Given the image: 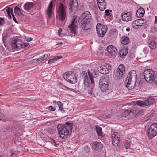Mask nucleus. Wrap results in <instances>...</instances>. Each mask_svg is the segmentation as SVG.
<instances>
[{
  "mask_svg": "<svg viewBox=\"0 0 157 157\" xmlns=\"http://www.w3.org/2000/svg\"><path fill=\"white\" fill-rule=\"evenodd\" d=\"M107 50L113 57H115L117 55V50L116 48L114 46L110 45L107 47Z\"/></svg>",
  "mask_w": 157,
  "mask_h": 157,
  "instance_id": "nucleus-17",
  "label": "nucleus"
},
{
  "mask_svg": "<svg viewBox=\"0 0 157 157\" xmlns=\"http://www.w3.org/2000/svg\"><path fill=\"white\" fill-rule=\"evenodd\" d=\"M6 11L7 13L8 18L9 19L11 18V17L10 14V13H11L14 21L16 23H17L15 16L13 14V8L10 9V8H9L6 10Z\"/></svg>",
  "mask_w": 157,
  "mask_h": 157,
  "instance_id": "nucleus-22",
  "label": "nucleus"
},
{
  "mask_svg": "<svg viewBox=\"0 0 157 157\" xmlns=\"http://www.w3.org/2000/svg\"><path fill=\"white\" fill-rule=\"evenodd\" d=\"M76 23V18H74L71 21V24L68 26L70 32L75 35L76 34L77 32Z\"/></svg>",
  "mask_w": 157,
  "mask_h": 157,
  "instance_id": "nucleus-11",
  "label": "nucleus"
},
{
  "mask_svg": "<svg viewBox=\"0 0 157 157\" xmlns=\"http://www.w3.org/2000/svg\"><path fill=\"white\" fill-rule=\"evenodd\" d=\"M57 104L59 107V109L60 111L63 112H64L65 110L63 108V104L60 101H59L57 102Z\"/></svg>",
  "mask_w": 157,
  "mask_h": 157,
  "instance_id": "nucleus-33",
  "label": "nucleus"
},
{
  "mask_svg": "<svg viewBox=\"0 0 157 157\" xmlns=\"http://www.w3.org/2000/svg\"><path fill=\"white\" fill-rule=\"evenodd\" d=\"M62 44H63V43L62 42L57 43V45H62Z\"/></svg>",
  "mask_w": 157,
  "mask_h": 157,
  "instance_id": "nucleus-59",
  "label": "nucleus"
},
{
  "mask_svg": "<svg viewBox=\"0 0 157 157\" xmlns=\"http://www.w3.org/2000/svg\"><path fill=\"white\" fill-rule=\"evenodd\" d=\"M14 11L15 13L19 16H21L22 15L23 11L21 10L17 6H16L14 8Z\"/></svg>",
  "mask_w": 157,
  "mask_h": 157,
  "instance_id": "nucleus-29",
  "label": "nucleus"
},
{
  "mask_svg": "<svg viewBox=\"0 0 157 157\" xmlns=\"http://www.w3.org/2000/svg\"><path fill=\"white\" fill-rule=\"evenodd\" d=\"M128 52V48H123L119 51V54L121 57H124L127 54Z\"/></svg>",
  "mask_w": 157,
  "mask_h": 157,
  "instance_id": "nucleus-25",
  "label": "nucleus"
},
{
  "mask_svg": "<svg viewBox=\"0 0 157 157\" xmlns=\"http://www.w3.org/2000/svg\"><path fill=\"white\" fill-rule=\"evenodd\" d=\"M69 9L72 11L74 9L76 8L77 9L78 6V2L77 0H71L70 2Z\"/></svg>",
  "mask_w": 157,
  "mask_h": 157,
  "instance_id": "nucleus-19",
  "label": "nucleus"
},
{
  "mask_svg": "<svg viewBox=\"0 0 157 157\" xmlns=\"http://www.w3.org/2000/svg\"><path fill=\"white\" fill-rule=\"evenodd\" d=\"M105 12L106 13V15L107 16H108L110 14L109 13V10H106L105 11Z\"/></svg>",
  "mask_w": 157,
  "mask_h": 157,
  "instance_id": "nucleus-53",
  "label": "nucleus"
},
{
  "mask_svg": "<svg viewBox=\"0 0 157 157\" xmlns=\"http://www.w3.org/2000/svg\"><path fill=\"white\" fill-rule=\"evenodd\" d=\"M32 61L33 63H37L38 62L40 61V60L39 58H38L33 59L32 60Z\"/></svg>",
  "mask_w": 157,
  "mask_h": 157,
  "instance_id": "nucleus-43",
  "label": "nucleus"
},
{
  "mask_svg": "<svg viewBox=\"0 0 157 157\" xmlns=\"http://www.w3.org/2000/svg\"><path fill=\"white\" fill-rule=\"evenodd\" d=\"M25 39L26 40V41L28 42H30L33 40V38L31 37H26L25 38Z\"/></svg>",
  "mask_w": 157,
  "mask_h": 157,
  "instance_id": "nucleus-48",
  "label": "nucleus"
},
{
  "mask_svg": "<svg viewBox=\"0 0 157 157\" xmlns=\"http://www.w3.org/2000/svg\"><path fill=\"white\" fill-rule=\"evenodd\" d=\"M132 13L131 12L127 13L124 12L121 16L123 21L127 22L132 20Z\"/></svg>",
  "mask_w": 157,
  "mask_h": 157,
  "instance_id": "nucleus-13",
  "label": "nucleus"
},
{
  "mask_svg": "<svg viewBox=\"0 0 157 157\" xmlns=\"http://www.w3.org/2000/svg\"><path fill=\"white\" fill-rule=\"evenodd\" d=\"M144 112V110L141 109L139 111V114L140 115H142Z\"/></svg>",
  "mask_w": 157,
  "mask_h": 157,
  "instance_id": "nucleus-54",
  "label": "nucleus"
},
{
  "mask_svg": "<svg viewBox=\"0 0 157 157\" xmlns=\"http://www.w3.org/2000/svg\"><path fill=\"white\" fill-rule=\"evenodd\" d=\"M157 31V28L155 27H152L151 28V31L152 33H154Z\"/></svg>",
  "mask_w": 157,
  "mask_h": 157,
  "instance_id": "nucleus-40",
  "label": "nucleus"
},
{
  "mask_svg": "<svg viewBox=\"0 0 157 157\" xmlns=\"http://www.w3.org/2000/svg\"><path fill=\"white\" fill-rule=\"evenodd\" d=\"M144 75L147 82L154 83L157 85V71L151 69L146 70L144 71Z\"/></svg>",
  "mask_w": 157,
  "mask_h": 157,
  "instance_id": "nucleus-3",
  "label": "nucleus"
},
{
  "mask_svg": "<svg viewBox=\"0 0 157 157\" xmlns=\"http://www.w3.org/2000/svg\"><path fill=\"white\" fill-rule=\"evenodd\" d=\"M144 21L142 19H140L134 21L132 24V26L134 29H137L139 26H141L144 24Z\"/></svg>",
  "mask_w": 157,
  "mask_h": 157,
  "instance_id": "nucleus-15",
  "label": "nucleus"
},
{
  "mask_svg": "<svg viewBox=\"0 0 157 157\" xmlns=\"http://www.w3.org/2000/svg\"><path fill=\"white\" fill-rule=\"evenodd\" d=\"M71 71L67 72H66L64 73V74L63 75V76H64V75H65L66 77L67 76L68 77H71Z\"/></svg>",
  "mask_w": 157,
  "mask_h": 157,
  "instance_id": "nucleus-41",
  "label": "nucleus"
},
{
  "mask_svg": "<svg viewBox=\"0 0 157 157\" xmlns=\"http://www.w3.org/2000/svg\"><path fill=\"white\" fill-rule=\"evenodd\" d=\"M93 91L92 90H89L88 92V93L89 94H92Z\"/></svg>",
  "mask_w": 157,
  "mask_h": 157,
  "instance_id": "nucleus-57",
  "label": "nucleus"
},
{
  "mask_svg": "<svg viewBox=\"0 0 157 157\" xmlns=\"http://www.w3.org/2000/svg\"><path fill=\"white\" fill-rule=\"evenodd\" d=\"M51 142L52 144L55 146L57 147L59 145L57 144L55 140L53 139H51Z\"/></svg>",
  "mask_w": 157,
  "mask_h": 157,
  "instance_id": "nucleus-38",
  "label": "nucleus"
},
{
  "mask_svg": "<svg viewBox=\"0 0 157 157\" xmlns=\"http://www.w3.org/2000/svg\"><path fill=\"white\" fill-rule=\"evenodd\" d=\"M137 104L139 106H143L144 105V102L141 101H138L137 102Z\"/></svg>",
  "mask_w": 157,
  "mask_h": 157,
  "instance_id": "nucleus-39",
  "label": "nucleus"
},
{
  "mask_svg": "<svg viewBox=\"0 0 157 157\" xmlns=\"http://www.w3.org/2000/svg\"><path fill=\"white\" fill-rule=\"evenodd\" d=\"M96 130L99 137L102 138L103 136L101 128L98 125H96Z\"/></svg>",
  "mask_w": 157,
  "mask_h": 157,
  "instance_id": "nucleus-26",
  "label": "nucleus"
},
{
  "mask_svg": "<svg viewBox=\"0 0 157 157\" xmlns=\"http://www.w3.org/2000/svg\"><path fill=\"white\" fill-rule=\"evenodd\" d=\"M73 127V123L71 122H67L63 125L58 124L57 128L59 137L63 139L67 138L72 133Z\"/></svg>",
  "mask_w": 157,
  "mask_h": 157,
  "instance_id": "nucleus-1",
  "label": "nucleus"
},
{
  "mask_svg": "<svg viewBox=\"0 0 157 157\" xmlns=\"http://www.w3.org/2000/svg\"><path fill=\"white\" fill-rule=\"evenodd\" d=\"M110 67L109 65L106 64V65L102 66L98 68V70L101 74H106L109 72Z\"/></svg>",
  "mask_w": 157,
  "mask_h": 157,
  "instance_id": "nucleus-16",
  "label": "nucleus"
},
{
  "mask_svg": "<svg viewBox=\"0 0 157 157\" xmlns=\"http://www.w3.org/2000/svg\"><path fill=\"white\" fill-rule=\"evenodd\" d=\"M55 61H56L55 59V58H53L52 59H51L49 60L48 61V63L49 64L53 63H54Z\"/></svg>",
  "mask_w": 157,
  "mask_h": 157,
  "instance_id": "nucleus-45",
  "label": "nucleus"
},
{
  "mask_svg": "<svg viewBox=\"0 0 157 157\" xmlns=\"http://www.w3.org/2000/svg\"><path fill=\"white\" fill-rule=\"evenodd\" d=\"M22 41L19 39L16 38L12 40L11 44L12 48L15 50H18L22 48Z\"/></svg>",
  "mask_w": 157,
  "mask_h": 157,
  "instance_id": "nucleus-9",
  "label": "nucleus"
},
{
  "mask_svg": "<svg viewBox=\"0 0 157 157\" xmlns=\"http://www.w3.org/2000/svg\"><path fill=\"white\" fill-rule=\"evenodd\" d=\"M45 55H44L42 56L40 58H39L40 61L44 60L45 59Z\"/></svg>",
  "mask_w": 157,
  "mask_h": 157,
  "instance_id": "nucleus-47",
  "label": "nucleus"
},
{
  "mask_svg": "<svg viewBox=\"0 0 157 157\" xmlns=\"http://www.w3.org/2000/svg\"><path fill=\"white\" fill-rule=\"evenodd\" d=\"M111 134L112 143L114 146L116 147L118 146L119 142L120 136L118 135V132L113 131H111Z\"/></svg>",
  "mask_w": 157,
  "mask_h": 157,
  "instance_id": "nucleus-10",
  "label": "nucleus"
},
{
  "mask_svg": "<svg viewBox=\"0 0 157 157\" xmlns=\"http://www.w3.org/2000/svg\"><path fill=\"white\" fill-rule=\"evenodd\" d=\"M62 29H60L58 30V34L60 35V34L61 33L62 31Z\"/></svg>",
  "mask_w": 157,
  "mask_h": 157,
  "instance_id": "nucleus-56",
  "label": "nucleus"
},
{
  "mask_svg": "<svg viewBox=\"0 0 157 157\" xmlns=\"http://www.w3.org/2000/svg\"><path fill=\"white\" fill-rule=\"evenodd\" d=\"M98 6L101 11H103L106 8V3L105 0H97Z\"/></svg>",
  "mask_w": 157,
  "mask_h": 157,
  "instance_id": "nucleus-18",
  "label": "nucleus"
},
{
  "mask_svg": "<svg viewBox=\"0 0 157 157\" xmlns=\"http://www.w3.org/2000/svg\"><path fill=\"white\" fill-rule=\"evenodd\" d=\"M144 105L148 106V105H151L153 104L154 103V101L153 99H148L145 100L144 101Z\"/></svg>",
  "mask_w": 157,
  "mask_h": 157,
  "instance_id": "nucleus-31",
  "label": "nucleus"
},
{
  "mask_svg": "<svg viewBox=\"0 0 157 157\" xmlns=\"http://www.w3.org/2000/svg\"><path fill=\"white\" fill-rule=\"evenodd\" d=\"M62 56H59L56 57H55V61H56L57 59L62 58Z\"/></svg>",
  "mask_w": 157,
  "mask_h": 157,
  "instance_id": "nucleus-52",
  "label": "nucleus"
},
{
  "mask_svg": "<svg viewBox=\"0 0 157 157\" xmlns=\"http://www.w3.org/2000/svg\"><path fill=\"white\" fill-rule=\"evenodd\" d=\"M4 22V20L2 18H0V25L2 24Z\"/></svg>",
  "mask_w": 157,
  "mask_h": 157,
  "instance_id": "nucleus-51",
  "label": "nucleus"
},
{
  "mask_svg": "<svg viewBox=\"0 0 157 157\" xmlns=\"http://www.w3.org/2000/svg\"><path fill=\"white\" fill-rule=\"evenodd\" d=\"M62 87H65V88L68 89L69 90H71V91H73L74 90V89L68 87L66 86H65V85H63L62 86Z\"/></svg>",
  "mask_w": 157,
  "mask_h": 157,
  "instance_id": "nucleus-50",
  "label": "nucleus"
},
{
  "mask_svg": "<svg viewBox=\"0 0 157 157\" xmlns=\"http://www.w3.org/2000/svg\"><path fill=\"white\" fill-rule=\"evenodd\" d=\"M11 157H17L16 155L14 153H12L11 154Z\"/></svg>",
  "mask_w": 157,
  "mask_h": 157,
  "instance_id": "nucleus-55",
  "label": "nucleus"
},
{
  "mask_svg": "<svg viewBox=\"0 0 157 157\" xmlns=\"http://www.w3.org/2000/svg\"><path fill=\"white\" fill-rule=\"evenodd\" d=\"M117 71H121V72H125V70L124 66L122 64L120 65H119Z\"/></svg>",
  "mask_w": 157,
  "mask_h": 157,
  "instance_id": "nucleus-35",
  "label": "nucleus"
},
{
  "mask_svg": "<svg viewBox=\"0 0 157 157\" xmlns=\"http://www.w3.org/2000/svg\"><path fill=\"white\" fill-rule=\"evenodd\" d=\"M110 80L108 77H102L101 78L99 85L101 91L103 92L109 89Z\"/></svg>",
  "mask_w": 157,
  "mask_h": 157,
  "instance_id": "nucleus-6",
  "label": "nucleus"
},
{
  "mask_svg": "<svg viewBox=\"0 0 157 157\" xmlns=\"http://www.w3.org/2000/svg\"><path fill=\"white\" fill-rule=\"evenodd\" d=\"M89 77L88 76L87 73L85 71H83L82 72V76L84 78V81L86 82H88L90 80L92 83L94 82V78H96L98 74V71L94 69H92L90 71L88 70L87 71Z\"/></svg>",
  "mask_w": 157,
  "mask_h": 157,
  "instance_id": "nucleus-4",
  "label": "nucleus"
},
{
  "mask_svg": "<svg viewBox=\"0 0 157 157\" xmlns=\"http://www.w3.org/2000/svg\"><path fill=\"white\" fill-rule=\"evenodd\" d=\"M154 23L155 24L157 23V17H155V20Z\"/></svg>",
  "mask_w": 157,
  "mask_h": 157,
  "instance_id": "nucleus-58",
  "label": "nucleus"
},
{
  "mask_svg": "<svg viewBox=\"0 0 157 157\" xmlns=\"http://www.w3.org/2000/svg\"><path fill=\"white\" fill-rule=\"evenodd\" d=\"M145 11L144 9L142 7L140 8L138 10L136 13L137 17L139 18H140L143 16L144 13Z\"/></svg>",
  "mask_w": 157,
  "mask_h": 157,
  "instance_id": "nucleus-27",
  "label": "nucleus"
},
{
  "mask_svg": "<svg viewBox=\"0 0 157 157\" xmlns=\"http://www.w3.org/2000/svg\"><path fill=\"white\" fill-rule=\"evenodd\" d=\"M2 38L5 45V43H6L10 40V36L8 34H5L4 35H3Z\"/></svg>",
  "mask_w": 157,
  "mask_h": 157,
  "instance_id": "nucleus-28",
  "label": "nucleus"
},
{
  "mask_svg": "<svg viewBox=\"0 0 157 157\" xmlns=\"http://www.w3.org/2000/svg\"><path fill=\"white\" fill-rule=\"evenodd\" d=\"M65 0H60V2H61L60 3H62V2H64Z\"/></svg>",
  "mask_w": 157,
  "mask_h": 157,
  "instance_id": "nucleus-62",
  "label": "nucleus"
},
{
  "mask_svg": "<svg viewBox=\"0 0 157 157\" xmlns=\"http://www.w3.org/2000/svg\"><path fill=\"white\" fill-rule=\"evenodd\" d=\"M145 34H143L142 36H143V37H145Z\"/></svg>",
  "mask_w": 157,
  "mask_h": 157,
  "instance_id": "nucleus-64",
  "label": "nucleus"
},
{
  "mask_svg": "<svg viewBox=\"0 0 157 157\" xmlns=\"http://www.w3.org/2000/svg\"><path fill=\"white\" fill-rule=\"evenodd\" d=\"M130 111V114L132 113H135L136 111V108H134L131 109H128Z\"/></svg>",
  "mask_w": 157,
  "mask_h": 157,
  "instance_id": "nucleus-42",
  "label": "nucleus"
},
{
  "mask_svg": "<svg viewBox=\"0 0 157 157\" xmlns=\"http://www.w3.org/2000/svg\"><path fill=\"white\" fill-rule=\"evenodd\" d=\"M157 46V43L155 41H152L149 44V47L151 49H155L156 48Z\"/></svg>",
  "mask_w": 157,
  "mask_h": 157,
  "instance_id": "nucleus-32",
  "label": "nucleus"
},
{
  "mask_svg": "<svg viewBox=\"0 0 157 157\" xmlns=\"http://www.w3.org/2000/svg\"><path fill=\"white\" fill-rule=\"evenodd\" d=\"M82 20L90 23L91 18V15L88 11H85L82 14Z\"/></svg>",
  "mask_w": 157,
  "mask_h": 157,
  "instance_id": "nucleus-14",
  "label": "nucleus"
},
{
  "mask_svg": "<svg viewBox=\"0 0 157 157\" xmlns=\"http://www.w3.org/2000/svg\"><path fill=\"white\" fill-rule=\"evenodd\" d=\"M29 45L28 43H24L22 42V48H24L26 47H28Z\"/></svg>",
  "mask_w": 157,
  "mask_h": 157,
  "instance_id": "nucleus-44",
  "label": "nucleus"
},
{
  "mask_svg": "<svg viewBox=\"0 0 157 157\" xmlns=\"http://www.w3.org/2000/svg\"><path fill=\"white\" fill-rule=\"evenodd\" d=\"M53 6L52 2L51 1L49 3L48 9L46 10L47 14L49 18L51 17L53 10Z\"/></svg>",
  "mask_w": 157,
  "mask_h": 157,
  "instance_id": "nucleus-24",
  "label": "nucleus"
},
{
  "mask_svg": "<svg viewBox=\"0 0 157 157\" xmlns=\"http://www.w3.org/2000/svg\"><path fill=\"white\" fill-rule=\"evenodd\" d=\"M89 24L87 22L81 20L79 25L82 26L83 29L87 30L89 29Z\"/></svg>",
  "mask_w": 157,
  "mask_h": 157,
  "instance_id": "nucleus-23",
  "label": "nucleus"
},
{
  "mask_svg": "<svg viewBox=\"0 0 157 157\" xmlns=\"http://www.w3.org/2000/svg\"><path fill=\"white\" fill-rule=\"evenodd\" d=\"M67 8L63 3H60L57 8V13L59 19L63 21L67 17Z\"/></svg>",
  "mask_w": 157,
  "mask_h": 157,
  "instance_id": "nucleus-5",
  "label": "nucleus"
},
{
  "mask_svg": "<svg viewBox=\"0 0 157 157\" xmlns=\"http://www.w3.org/2000/svg\"><path fill=\"white\" fill-rule=\"evenodd\" d=\"M130 114V111L128 109L126 110L123 112L122 113L124 117H126Z\"/></svg>",
  "mask_w": 157,
  "mask_h": 157,
  "instance_id": "nucleus-36",
  "label": "nucleus"
},
{
  "mask_svg": "<svg viewBox=\"0 0 157 157\" xmlns=\"http://www.w3.org/2000/svg\"><path fill=\"white\" fill-rule=\"evenodd\" d=\"M125 72H121V71H117L116 74L117 76L119 78H122L124 76Z\"/></svg>",
  "mask_w": 157,
  "mask_h": 157,
  "instance_id": "nucleus-34",
  "label": "nucleus"
},
{
  "mask_svg": "<svg viewBox=\"0 0 157 157\" xmlns=\"http://www.w3.org/2000/svg\"><path fill=\"white\" fill-rule=\"evenodd\" d=\"M2 120L4 122H6L7 121V120L5 119H2Z\"/></svg>",
  "mask_w": 157,
  "mask_h": 157,
  "instance_id": "nucleus-60",
  "label": "nucleus"
},
{
  "mask_svg": "<svg viewBox=\"0 0 157 157\" xmlns=\"http://www.w3.org/2000/svg\"><path fill=\"white\" fill-rule=\"evenodd\" d=\"M34 4L31 2H28L25 4L23 6L24 10L26 11H29L33 8Z\"/></svg>",
  "mask_w": 157,
  "mask_h": 157,
  "instance_id": "nucleus-21",
  "label": "nucleus"
},
{
  "mask_svg": "<svg viewBox=\"0 0 157 157\" xmlns=\"http://www.w3.org/2000/svg\"><path fill=\"white\" fill-rule=\"evenodd\" d=\"M91 145L92 148L98 152L101 151L103 146L101 143L96 141L92 142Z\"/></svg>",
  "mask_w": 157,
  "mask_h": 157,
  "instance_id": "nucleus-12",
  "label": "nucleus"
},
{
  "mask_svg": "<svg viewBox=\"0 0 157 157\" xmlns=\"http://www.w3.org/2000/svg\"><path fill=\"white\" fill-rule=\"evenodd\" d=\"M137 79L136 73L135 70H131L128 74L127 77L125 80L126 84V87L129 90L133 89L136 84Z\"/></svg>",
  "mask_w": 157,
  "mask_h": 157,
  "instance_id": "nucleus-2",
  "label": "nucleus"
},
{
  "mask_svg": "<svg viewBox=\"0 0 157 157\" xmlns=\"http://www.w3.org/2000/svg\"><path fill=\"white\" fill-rule=\"evenodd\" d=\"M111 116L110 115H103L102 117L105 119L110 118Z\"/></svg>",
  "mask_w": 157,
  "mask_h": 157,
  "instance_id": "nucleus-49",
  "label": "nucleus"
},
{
  "mask_svg": "<svg viewBox=\"0 0 157 157\" xmlns=\"http://www.w3.org/2000/svg\"><path fill=\"white\" fill-rule=\"evenodd\" d=\"M107 26L103 25L100 23H98L96 25L98 35L99 37H103L107 31Z\"/></svg>",
  "mask_w": 157,
  "mask_h": 157,
  "instance_id": "nucleus-8",
  "label": "nucleus"
},
{
  "mask_svg": "<svg viewBox=\"0 0 157 157\" xmlns=\"http://www.w3.org/2000/svg\"><path fill=\"white\" fill-rule=\"evenodd\" d=\"M121 43L124 45H126L129 42V39L127 36L122 37L121 40Z\"/></svg>",
  "mask_w": 157,
  "mask_h": 157,
  "instance_id": "nucleus-30",
  "label": "nucleus"
},
{
  "mask_svg": "<svg viewBox=\"0 0 157 157\" xmlns=\"http://www.w3.org/2000/svg\"><path fill=\"white\" fill-rule=\"evenodd\" d=\"M48 109L50 111H54L55 110V109H54L53 106H50L48 108Z\"/></svg>",
  "mask_w": 157,
  "mask_h": 157,
  "instance_id": "nucleus-46",
  "label": "nucleus"
},
{
  "mask_svg": "<svg viewBox=\"0 0 157 157\" xmlns=\"http://www.w3.org/2000/svg\"><path fill=\"white\" fill-rule=\"evenodd\" d=\"M63 78L68 82L71 84H74L76 82V78L74 76L71 75V77L66 76L64 75Z\"/></svg>",
  "mask_w": 157,
  "mask_h": 157,
  "instance_id": "nucleus-20",
  "label": "nucleus"
},
{
  "mask_svg": "<svg viewBox=\"0 0 157 157\" xmlns=\"http://www.w3.org/2000/svg\"><path fill=\"white\" fill-rule=\"evenodd\" d=\"M50 55V54H49V55H48V54H47V56H46V58H47V57H48V56H49Z\"/></svg>",
  "mask_w": 157,
  "mask_h": 157,
  "instance_id": "nucleus-63",
  "label": "nucleus"
},
{
  "mask_svg": "<svg viewBox=\"0 0 157 157\" xmlns=\"http://www.w3.org/2000/svg\"><path fill=\"white\" fill-rule=\"evenodd\" d=\"M126 31L128 32L130 31V29L129 28H127Z\"/></svg>",
  "mask_w": 157,
  "mask_h": 157,
  "instance_id": "nucleus-61",
  "label": "nucleus"
},
{
  "mask_svg": "<svg viewBox=\"0 0 157 157\" xmlns=\"http://www.w3.org/2000/svg\"><path fill=\"white\" fill-rule=\"evenodd\" d=\"M124 147L126 149H129L130 147V141H126L124 145Z\"/></svg>",
  "mask_w": 157,
  "mask_h": 157,
  "instance_id": "nucleus-37",
  "label": "nucleus"
},
{
  "mask_svg": "<svg viewBox=\"0 0 157 157\" xmlns=\"http://www.w3.org/2000/svg\"><path fill=\"white\" fill-rule=\"evenodd\" d=\"M146 134L148 138L152 139L157 135V123L152 124L146 132Z\"/></svg>",
  "mask_w": 157,
  "mask_h": 157,
  "instance_id": "nucleus-7",
  "label": "nucleus"
}]
</instances>
